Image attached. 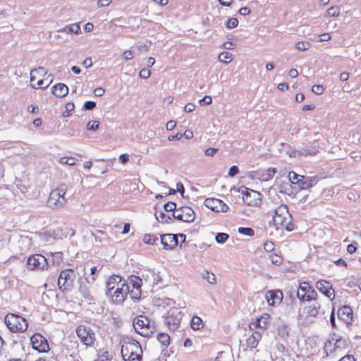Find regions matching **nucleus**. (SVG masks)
<instances>
[{
  "mask_svg": "<svg viewBox=\"0 0 361 361\" xmlns=\"http://www.w3.org/2000/svg\"><path fill=\"white\" fill-rule=\"evenodd\" d=\"M172 216L183 222H192L195 219V212L189 207H182L173 212Z\"/></svg>",
  "mask_w": 361,
  "mask_h": 361,
  "instance_id": "nucleus-10",
  "label": "nucleus"
},
{
  "mask_svg": "<svg viewBox=\"0 0 361 361\" xmlns=\"http://www.w3.org/2000/svg\"><path fill=\"white\" fill-rule=\"evenodd\" d=\"M296 295L300 301H310L317 295V292L307 282H302L300 284Z\"/></svg>",
  "mask_w": 361,
  "mask_h": 361,
  "instance_id": "nucleus-9",
  "label": "nucleus"
},
{
  "mask_svg": "<svg viewBox=\"0 0 361 361\" xmlns=\"http://www.w3.org/2000/svg\"><path fill=\"white\" fill-rule=\"evenodd\" d=\"M180 313L178 312V314H175L173 312L170 314L166 317L165 322L167 324V326L171 330H176L180 322Z\"/></svg>",
  "mask_w": 361,
  "mask_h": 361,
  "instance_id": "nucleus-21",
  "label": "nucleus"
},
{
  "mask_svg": "<svg viewBox=\"0 0 361 361\" xmlns=\"http://www.w3.org/2000/svg\"><path fill=\"white\" fill-rule=\"evenodd\" d=\"M314 150H311L310 149L307 147H302L300 149L298 150V156L300 155H313L315 154Z\"/></svg>",
  "mask_w": 361,
  "mask_h": 361,
  "instance_id": "nucleus-49",
  "label": "nucleus"
},
{
  "mask_svg": "<svg viewBox=\"0 0 361 361\" xmlns=\"http://www.w3.org/2000/svg\"><path fill=\"white\" fill-rule=\"evenodd\" d=\"M99 122L98 121H91L87 124V129L89 130H96L99 128Z\"/></svg>",
  "mask_w": 361,
  "mask_h": 361,
  "instance_id": "nucleus-48",
  "label": "nucleus"
},
{
  "mask_svg": "<svg viewBox=\"0 0 361 361\" xmlns=\"http://www.w3.org/2000/svg\"><path fill=\"white\" fill-rule=\"evenodd\" d=\"M337 314L338 318L344 321L348 325L351 323L353 319V310L349 306L344 305L340 307Z\"/></svg>",
  "mask_w": 361,
  "mask_h": 361,
  "instance_id": "nucleus-19",
  "label": "nucleus"
},
{
  "mask_svg": "<svg viewBox=\"0 0 361 361\" xmlns=\"http://www.w3.org/2000/svg\"><path fill=\"white\" fill-rule=\"evenodd\" d=\"M53 263L56 264H59L63 259V253L61 252H56L54 253H51Z\"/></svg>",
  "mask_w": 361,
  "mask_h": 361,
  "instance_id": "nucleus-42",
  "label": "nucleus"
},
{
  "mask_svg": "<svg viewBox=\"0 0 361 361\" xmlns=\"http://www.w3.org/2000/svg\"><path fill=\"white\" fill-rule=\"evenodd\" d=\"M93 235H94L95 240L99 243L106 241L109 239L107 234L101 230H97Z\"/></svg>",
  "mask_w": 361,
  "mask_h": 361,
  "instance_id": "nucleus-30",
  "label": "nucleus"
},
{
  "mask_svg": "<svg viewBox=\"0 0 361 361\" xmlns=\"http://www.w3.org/2000/svg\"><path fill=\"white\" fill-rule=\"evenodd\" d=\"M264 248L265 250H267L268 252H271L274 250V245L272 242L267 241L264 244Z\"/></svg>",
  "mask_w": 361,
  "mask_h": 361,
  "instance_id": "nucleus-60",
  "label": "nucleus"
},
{
  "mask_svg": "<svg viewBox=\"0 0 361 361\" xmlns=\"http://www.w3.org/2000/svg\"><path fill=\"white\" fill-rule=\"evenodd\" d=\"M121 343V353L124 361H140L142 350L139 342L127 337Z\"/></svg>",
  "mask_w": 361,
  "mask_h": 361,
  "instance_id": "nucleus-1",
  "label": "nucleus"
},
{
  "mask_svg": "<svg viewBox=\"0 0 361 361\" xmlns=\"http://www.w3.org/2000/svg\"><path fill=\"white\" fill-rule=\"evenodd\" d=\"M238 20L235 18H231L226 22V26L228 29L234 28L238 26Z\"/></svg>",
  "mask_w": 361,
  "mask_h": 361,
  "instance_id": "nucleus-45",
  "label": "nucleus"
},
{
  "mask_svg": "<svg viewBox=\"0 0 361 361\" xmlns=\"http://www.w3.org/2000/svg\"><path fill=\"white\" fill-rule=\"evenodd\" d=\"M130 283H132L133 289L141 290L142 280L139 277L135 276H131Z\"/></svg>",
  "mask_w": 361,
  "mask_h": 361,
  "instance_id": "nucleus-35",
  "label": "nucleus"
},
{
  "mask_svg": "<svg viewBox=\"0 0 361 361\" xmlns=\"http://www.w3.org/2000/svg\"><path fill=\"white\" fill-rule=\"evenodd\" d=\"M239 172L238 168L236 166H233L230 168L228 171V176L230 177H234L235 175H237Z\"/></svg>",
  "mask_w": 361,
  "mask_h": 361,
  "instance_id": "nucleus-58",
  "label": "nucleus"
},
{
  "mask_svg": "<svg viewBox=\"0 0 361 361\" xmlns=\"http://www.w3.org/2000/svg\"><path fill=\"white\" fill-rule=\"evenodd\" d=\"M157 340L164 346H167L170 342V337L168 334L160 333L157 335Z\"/></svg>",
  "mask_w": 361,
  "mask_h": 361,
  "instance_id": "nucleus-34",
  "label": "nucleus"
},
{
  "mask_svg": "<svg viewBox=\"0 0 361 361\" xmlns=\"http://www.w3.org/2000/svg\"><path fill=\"white\" fill-rule=\"evenodd\" d=\"M95 106L96 103L93 101H87L83 105V107L85 110H92L95 108Z\"/></svg>",
  "mask_w": 361,
  "mask_h": 361,
  "instance_id": "nucleus-55",
  "label": "nucleus"
},
{
  "mask_svg": "<svg viewBox=\"0 0 361 361\" xmlns=\"http://www.w3.org/2000/svg\"><path fill=\"white\" fill-rule=\"evenodd\" d=\"M133 327L135 331L144 337L149 336L154 331V327L151 325L147 317L140 315L133 320Z\"/></svg>",
  "mask_w": 361,
  "mask_h": 361,
  "instance_id": "nucleus-6",
  "label": "nucleus"
},
{
  "mask_svg": "<svg viewBox=\"0 0 361 361\" xmlns=\"http://www.w3.org/2000/svg\"><path fill=\"white\" fill-rule=\"evenodd\" d=\"M316 288L319 291L322 293L329 298H330L334 293V290L332 289V286L330 283L324 280L317 281L316 283Z\"/></svg>",
  "mask_w": 361,
  "mask_h": 361,
  "instance_id": "nucleus-20",
  "label": "nucleus"
},
{
  "mask_svg": "<svg viewBox=\"0 0 361 361\" xmlns=\"http://www.w3.org/2000/svg\"><path fill=\"white\" fill-rule=\"evenodd\" d=\"M202 276L204 279L211 284L216 283V276L213 273H210L208 271H204L202 274Z\"/></svg>",
  "mask_w": 361,
  "mask_h": 361,
  "instance_id": "nucleus-33",
  "label": "nucleus"
},
{
  "mask_svg": "<svg viewBox=\"0 0 361 361\" xmlns=\"http://www.w3.org/2000/svg\"><path fill=\"white\" fill-rule=\"evenodd\" d=\"M27 265L28 269H30L43 270L47 267L48 262L44 256L40 254H35L27 259Z\"/></svg>",
  "mask_w": 361,
  "mask_h": 361,
  "instance_id": "nucleus-11",
  "label": "nucleus"
},
{
  "mask_svg": "<svg viewBox=\"0 0 361 361\" xmlns=\"http://www.w3.org/2000/svg\"><path fill=\"white\" fill-rule=\"evenodd\" d=\"M128 293L129 286L126 283L123 286L117 287L115 290L111 293V295H107L106 296L111 298L114 303L121 304L125 300Z\"/></svg>",
  "mask_w": 361,
  "mask_h": 361,
  "instance_id": "nucleus-13",
  "label": "nucleus"
},
{
  "mask_svg": "<svg viewBox=\"0 0 361 361\" xmlns=\"http://www.w3.org/2000/svg\"><path fill=\"white\" fill-rule=\"evenodd\" d=\"M318 182V178L316 176H301L299 180H297L295 183L298 185L299 188L302 190H307L312 186L315 185Z\"/></svg>",
  "mask_w": 361,
  "mask_h": 361,
  "instance_id": "nucleus-17",
  "label": "nucleus"
},
{
  "mask_svg": "<svg viewBox=\"0 0 361 361\" xmlns=\"http://www.w3.org/2000/svg\"><path fill=\"white\" fill-rule=\"evenodd\" d=\"M52 92L56 97H63L68 93V88L63 83H58L53 87Z\"/></svg>",
  "mask_w": 361,
  "mask_h": 361,
  "instance_id": "nucleus-26",
  "label": "nucleus"
},
{
  "mask_svg": "<svg viewBox=\"0 0 361 361\" xmlns=\"http://www.w3.org/2000/svg\"><path fill=\"white\" fill-rule=\"evenodd\" d=\"M5 324L9 330L14 333L24 332L28 327L27 321L16 314H8L5 317Z\"/></svg>",
  "mask_w": 361,
  "mask_h": 361,
  "instance_id": "nucleus-4",
  "label": "nucleus"
},
{
  "mask_svg": "<svg viewBox=\"0 0 361 361\" xmlns=\"http://www.w3.org/2000/svg\"><path fill=\"white\" fill-rule=\"evenodd\" d=\"M239 233L242 235H245L247 236H253L255 235V231L252 228L249 227H239L238 229Z\"/></svg>",
  "mask_w": 361,
  "mask_h": 361,
  "instance_id": "nucleus-36",
  "label": "nucleus"
},
{
  "mask_svg": "<svg viewBox=\"0 0 361 361\" xmlns=\"http://www.w3.org/2000/svg\"><path fill=\"white\" fill-rule=\"evenodd\" d=\"M276 168H269L267 170H260L257 171L256 175L262 181H267L271 180L276 173Z\"/></svg>",
  "mask_w": 361,
  "mask_h": 361,
  "instance_id": "nucleus-23",
  "label": "nucleus"
},
{
  "mask_svg": "<svg viewBox=\"0 0 361 361\" xmlns=\"http://www.w3.org/2000/svg\"><path fill=\"white\" fill-rule=\"evenodd\" d=\"M74 104L73 102H68L66 104V110L62 113L63 117H68L71 115V112L74 109Z\"/></svg>",
  "mask_w": 361,
  "mask_h": 361,
  "instance_id": "nucleus-43",
  "label": "nucleus"
},
{
  "mask_svg": "<svg viewBox=\"0 0 361 361\" xmlns=\"http://www.w3.org/2000/svg\"><path fill=\"white\" fill-rule=\"evenodd\" d=\"M339 361H355V359L353 355H347L341 358Z\"/></svg>",
  "mask_w": 361,
  "mask_h": 361,
  "instance_id": "nucleus-64",
  "label": "nucleus"
},
{
  "mask_svg": "<svg viewBox=\"0 0 361 361\" xmlns=\"http://www.w3.org/2000/svg\"><path fill=\"white\" fill-rule=\"evenodd\" d=\"M218 151V149L214 148V147H209L208 149L204 150V154L208 157H213L216 152Z\"/></svg>",
  "mask_w": 361,
  "mask_h": 361,
  "instance_id": "nucleus-56",
  "label": "nucleus"
},
{
  "mask_svg": "<svg viewBox=\"0 0 361 361\" xmlns=\"http://www.w3.org/2000/svg\"><path fill=\"white\" fill-rule=\"evenodd\" d=\"M204 204L207 208L216 212H225L228 209V205L219 199L207 198Z\"/></svg>",
  "mask_w": 361,
  "mask_h": 361,
  "instance_id": "nucleus-14",
  "label": "nucleus"
},
{
  "mask_svg": "<svg viewBox=\"0 0 361 361\" xmlns=\"http://www.w3.org/2000/svg\"><path fill=\"white\" fill-rule=\"evenodd\" d=\"M310 47L311 44L307 41H300L295 44L296 49L300 51L308 50L310 48Z\"/></svg>",
  "mask_w": 361,
  "mask_h": 361,
  "instance_id": "nucleus-37",
  "label": "nucleus"
},
{
  "mask_svg": "<svg viewBox=\"0 0 361 361\" xmlns=\"http://www.w3.org/2000/svg\"><path fill=\"white\" fill-rule=\"evenodd\" d=\"M273 221L276 226H284L288 231L294 230V224L291 222V215L286 205L281 204L274 211Z\"/></svg>",
  "mask_w": 361,
  "mask_h": 361,
  "instance_id": "nucleus-2",
  "label": "nucleus"
},
{
  "mask_svg": "<svg viewBox=\"0 0 361 361\" xmlns=\"http://www.w3.org/2000/svg\"><path fill=\"white\" fill-rule=\"evenodd\" d=\"M79 291L81 293V295L86 299L92 300V298L90 294V291L87 288L86 286H80Z\"/></svg>",
  "mask_w": 361,
  "mask_h": 361,
  "instance_id": "nucleus-38",
  "label": "nucleus"
},
{
  "mask_svg": "<svg viewBox=\"0 0 361 361\" xmlns=\"http://www.w3.org/2000/svg\"><path fill=\"white\" fill-rule=\"evenodd\" d=\"M308 302L309 303L305 309L307 315L309 317L324 316L326 312L329 310V304H322L321 301L317 298V296Z\"/></svg>",
  "mask_w": 361,
  "mask_h": 361,
  "instance_id": "nucleus-7",
  "label": "nucleus"
},
{
  "mask_svg": "<svg viewBox=\"0 0 361 361\" xmlns=\"http://www.w3.org/2000/svg\"><path fill=\"white\" fill-rule=\"evenodd\" d=\"M129 293L131 299L134 301H137L140 298L141 290H139L138 289H132L130 292L129 291Z\"/></svg>",
  "mask_w": 361,
  "mask_h": 361,
  "instance_id": "nucleus-50",
  "label": "nucleus"
},
{
  "mask_svg": "<svg viewBox=\"0 0 361 361\" xmlns=\"http://www.w3.org/2000/svg\"><path fill=\"white\" fill-rule=\"evenodd\" d=\"M105 92V90L102 87H97L94 90V94L97 97L102 96Z\"/></svg>",
  "mask_w": 361,
  "mask_h": 361,
  "instance_id": "nucleus-63",
  "label": "nucleus"
},
{
  "mask_svg": "<svg viewBox=\"0 0 361 361\" xmlns=\"http://www.w3.org/2000/svg\"><path fill=\"white\" fill-rule=\"evenodd\" d=\"M161 243L164 249L171 250L178 245V235L175 234H164L161 236Z\"/></svg>",
  "mask_w": 361,
  "mask_h": 361,
  "instance_id": "nucleus-18",
  "label": "nucleus"
},
{
  "mask_svg": "<svg viewBox=\"0 0 361 361\" xmlns=\"http://www.w3.org/2000/svg\"><path fill=\"white\" fill-rule=\"evenodd\" d=\"M126 283V280L123 279L118 275H113L110 276L106 283V295H111V293L115 290L117 287L123 286Z\"/></svg>",
  "mask_w": 361,
  "mask_h": 361,
  "instance_id": "nucleus-15",
  "label": "nucleus"
},
{
  "mask_svg": "<svg viewBox=\"0 0 361 361\" xmlns=\"http://www.w3.org/2000/svg\"><path fill=\"white\" fill-rule=\"evenodd\" d=\"M150 71L148 70V69H146V68H142L140 71V76L142 78H145V79H147L148 78L149 76H150Z\"/></svg>",
  "mask_w": 361,
  "mask_h": 361,
  "instance_id": "nucleus-57",
  "label": "nucleus"
},
{
  "mask_svg": "<svg viewBox=\"0 0 361 361\" xmlns=\"http://www.w3.org/2000/svg\"><path fill=\"white\" fill-rule=\"evenodd\" d=\"M218 59L221 62L228 63L233 60V55L228 51H224L219 55Z\"/></svg>",
  "mask_w": 361,
  "mask_h": 361,
  "instance_id": "nucleus-32",
  "label": "nucleus"
},
{
  "mask_svg": "<svg viewBox=\"0 0 361 361\" xmlns=\"http://www.w3.org/2000/svg\"><path fill=\"white\" fill-rule=\"evenodd\" d=\"M158 240V238L151 234H146L143 237V242L146 244H154Z\"/></svg>",
  "mask_w": 361,
  "mask_h": 361,
  "instance_id": "nucleus-41",
  "label": "nucleus"
},
{
  "mask_svg": "<svg viewBox=\"0 0 361 361\" xmlns=\"http://www.w3.org/2000/svg\"><path fill=\"white\" fill-rule=\"evenodd\" d=\"M301 175L297 174L294 171L289 172L288 178L292 184H296L295 182L301 178Z\"/></svg>",
  "mask_w": 361,
  "mask_h": 361,
  "instance_id": "nucleus-47",
  "label": "nucleus"
},
{
  "mask_svg": "<svg viewBox=\"0 0 361 361\" xmlns=\"http://www.w3.org/2000/svg\"><path fill=\"white\" fill-rule=\"evenodd\" d=\"M238 191L242 195H243V202L248 205H252L253 204H255V202L251 200L252 195H254L255 197H257L259 195V192L252 190H250L245 187L240 188Z\"/></svg>",
  "mask_w": 361,
  "mask_h": 361,
  "instance_id": "nucleus-22",
  "label": "nucleus"
},
{
  "mask_svg": "<svg viewBox=\"0 0 361 361\" xmlns=\"http://www.w3.org/2000/svg\"><path fill=\"white\" fill-rule=\"evenodd\" d=\"M324 88L322 85H314L312 87V91L317 94H321L324 92Z\"/></svg>",
  "mask_w": 361,
  "mask_h": 361,
  "instance_id": "nucleus-54",
  "label": "nucleus"
},
{
  "mask_svg": "<svg viewBox=\"0 0 361 361\" xmlns=\"http://www.w3.org/2000/svg\"><path fill=\"white\" fill-rule=\"evenodd\" d=\"M76 274L73 269L61 271L58 279V286L62 292L70 290L74 286Z\"/></svg>",
  "mask_w": 361,
  "mask_h": 361,
  "instance_id": "nucleus-5",
  "label": "nucleus"
},
{
  "mask_svg": "<svg viewBox=\"0 0 361 361\" xmlns=\"http://www.w3.org/2000/svg\"><path fill=\"white\" fill-rule=\"evenodd\" d=\"M67 191V185L66 184H61L53 190L49 196L47 204L50 208L59 209L63 207L67 200L65 197V194Z\"/></svg>",
  "mask_w": 361,
  "mask_h": 361,
  "instance_id": "nucleus-3",
  "label": "nucleus"
},
{
  "mask_svg": "<svg viewBox=\"0 0 361 361\" xmlns=\"http://www.w3.org/2000/svg\"><path fill=\"white\" fill-rule=\"evenodd\" d=\"M212 98L211 96L209 95H206L204 96L203 98H202L201 99H200L199 101V104L201 105V106H203V105H209L210 104H212Z\"/></svg>",
  "mask_w": 361,
  "mask_h": 361,
  "instance_id": "nucleus-53",
  "label": "nucleus"
},
{
  "mask_svg": "<svg viewBox=\"0 0 361 361\" xmlns=\"http://www.w3.org/2000/svg\"><path fill=\"white\" fill-rule=\"evenodd\" d=\"M59 162L61 164H67L69 166L75 165V158L73 157H61Z\"/></svg>",
  "mask_w": 361,
  "mask_h": 361,
  "instance_id": "nucleus-44",
  "label": "nucleus"
},
{
  "mask_svg": "<svg viewBox=\"0 0 361 361\" xmlns=\"http://www.w3.org/2000/svg\"><path fill=\"white\" fill-rule=\"evenodd\" d=\"M80 30V27L78 24L74 23L69 25H67L63 27L60 31L66 32V33H74L78 34Z\"/></svg>",
  "mask_w": 361,
  "mask_h": 361,
  "instance_id": "nucleus-28",
  "label": "nucleus"
},
{
  "mask_svg": "<svg viewBox=\"0 0 361 361\" xmlns=\"http://www.w3.org/2000/svg\"><path fill=\"white\" fill-rule=\"evenodd\" d=\"M76 334L80 341L87 346L93 345L95 341L94 331L85 325H80L76 329Z\"/></svg>",
  "mask_w": 361,
  "mask_h": 361,
  "instance_id": "nucleus-8",
  "label": "nucleus"
},
{
  "mask_svg": "<svg viewBox=\"0 0 361 361\" xmlns=\"http://www.w3.org/2000/svg\"><path fill=\"white\" fill-rule=\"evenodd\" d=\"M164 209L166 212H175L177 210L176 203L169 202L164 205Z\"/></svg>",
  "mask_w": 361,
  "mask_h": 361,
  "instance_id": "nucleus-51",
  "label": "nucleus"
},
{
  "mask_svg": "<svg viewBox=\"0 0 361 361\" xmlns=\"http://www.w3.org/2000/svg\"><path fill=\"white\" fill-rule=\"evenodd\" d=\"M190 326L193 330H199L203 328L204 324L200 317L194 316L191 319Z\"/></svg>",
  "mask_w": 361,
  "mask_h": 361,
  "instance_id": "nucleus-29",
  "label": "nucleus"
},
{
  "mask_svg": "<svg viewBox=\"0 0 361 361\" xmlns=\"http://www.w3.org/2000/svg\"><path fill=\"white\" fill-rule=\"evenodd\" d=\"M156 218L158 221L161 223H170L171 220V217L169 216H166L164 212H160L159 214L157 215L155 214Z\"/></svg>",
  "mask_w": 361,
  "mask_h": 361,
  "instance_id": "nucleus-39",
  "label": "nucleus"
},
{
  "mask_svg": "<svg viewBox=\"0 0 361 361\" xmlns=\"http://www.w3.org/2000/svg\"><path fill=\"white\" fill-rule=\"evenodd\" d=\"M265 298L269 305L275 306L282 302L283 293L280 290H270L267 292Z\"/></svg>",
  "mask_w": 361,
  "mask_h": 361,
  "instance_id": "nucleus-16",
  "label": "nucleus"
},
{
  "mask_svg": "<svg viewBox=\"0 0 361 361\" xmlns=\"http://www.w3.org/2000/svg\"><path fill=\"white\" fill-rule=\"evenodd\" d=\"M229 235L225 233H218L216 235L215 240L216 243L222 244L224 243L228 239Z\"/></svg>",
  "mask_w": 361,
  "mask_h": 361,
  "instance_id": "nucleus-40",
  "label": "nucleus"
},
{
  "mask_svg": "<svg viewBox=\"0 0 361 361\" xmlns=\"http://www.w3.org/2000/svg\"><path fill=\"white\" fill-rule=\"evenodd\" d=\"M33 349L39 353H46L49 347L47 339L40 334H35L30 338Z\"/></svg>",
  "mask_w": 361,
  "mask_h": 361,
  "instance_id": "nucleus-12",
  "label": "nucleus"
},
{
  "mask_svg": "<svg viewBox=\"0 0 361 361\" xmlns=\"http://www.w3.org/2000/svg\"><path fill=\"white\" fill-rule=\"evenodd\" d=\"M269 259L271 263L275 265H279L282 262V257L275 254H271L269 256Z\"/></svg>",
  "mask_w": 361,
  "mask_h": 361,
  "instance_id": "nucleus-46",
  "label": "nucleus"
},
{
  "mask_svg": "<svg viewBox=\"0 0 361 361\" xmlns=\"http://www.w3.org/2000/svg\"><path fill=\"white\" fill-rule=\"evenodd\" d=\"M262 338L261 331H254L251 336H250L246 340V344L247 347L254 348L258 345L259 341Z\"/></svg>",
  "mask_w": 361,
  "mask_h": 361,
  "instance_id": "nucleus-25",
  "label": "nucleus"
},
{
  "mask_svg": "<svg viewBox=\"0 0 361 361\" xmlns=\"http://www.w3.org/2000/svg\"><path fill=\"white\" fill-rule=\"evenodd\" d=\"M134 52L133 51L128 50L126 51L123 54V57L125 60L128 61L131 59L133 57Z\"/></svg>",
  "mask_w": 361,
  "mask_h": 361,
  "instance_id": "nucleus-61",
  "label": "nucleus"
},
{
  "mask_svg": "<svg viewBox=\"0 0 361 361\" xmlns=\"http://www.w3.org/2000/svg\"><path fill=\"white\" fill-rule=\"evenodd\" d=\"M268 318H269V315L267 314H264V316H262L259 318H257L254 322L250 323V329H259L258 331H261V332L264 331L267 328V322H264V324H262V321L264 319H268Z\"/></svg>",
  "mask_w": 361,
  "mask_h": 361,
  "instance_id": "nucleus-24",
  "label": "nucleus"
},
{
  "mask_svg": "<svg viewBox=\"0 0 361 361\" xmlns=\"http://www.w3.org/2000/svg\"><path fill=\"white\" fill-rule=\"evenodd\" d=\"M119 161L123 164L129 161V157L127 154H122L118 157Z\"/></svg>",
  "mask_w": 361,
  "mask_h": 361,
  "instance_id": "nucleus-62",
  "label": "nucleus"
},
{
  "mask_svg": "<svg viewBox=\"0 0 361 361\" xmlns=\"http://www.w3.org/2000/svg\"><path fill=\"white\" fill-rule=\"evenodd\" d=\"M195 105L192 103H188L184 106V111L186 113H190L195 110Z\"/></svg>",
  "mask_w": 361,
  "mask_h": 361,
  "instance_id": "nucleus-59",
  "label": "nucleus"
},
{
  "mask_svg": "<svg viewBox=\"0 0 361 361\" xmlns=\"http://www.w3.org/2000/svg\"><path fill=\"white\" fill-rule=\"evenodd\" d=\"M340 15V8L337 6H331L325 13V17H338Z\"/></svg>",
  "mask_w": 361,
  "mask_h": 361,
  "instance_id": "nucleus-31",
  "label": "nucleus"
},
{
  "mask_svg": "<svg viewBox=\"0 0 361 361\" xmlns=\"http://www.w3.org/2000/svg\"><path fill=\"white\" fill-rule=\"evenodd\" d=\"M332 338V341H334V350H343L348 346L347 341L341 336H336Z\"/></svg>",
  "mask_w": 361,
  "mask_h": 361,
  "instance_id": "nucleus-27",
  "label": "nucleus"
},
{
  "mask_svg": "<svg viewBox=\"0 0 361 361\" xmlns=\"http://www.w3.org/2000/svg\"><path fill=\"white\" fill-rule=\"evenodd\" d=\"M278 336H279L280 337H281L283 338H285L288 337V332L287 331V329H286V326H281L279 327V329H278Z\"/></svg>",
  "mask_w": 361,
  "mask_h": 361,
  "instance_id": "nucleus-52",
  "label": "nucleus"
}]
</instances>
